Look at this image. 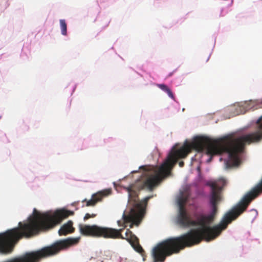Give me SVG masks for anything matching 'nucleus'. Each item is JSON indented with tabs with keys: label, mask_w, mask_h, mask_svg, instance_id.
Instances as JSON below:
<instances>
[{
	"label": "nucleus",
	"mask_w": 262,
	"mask_h": 262,
	"mask_svg": "<svg viewBox=\"0 0 262 262\" xmlns=\"http://www.w3.org/2000/svg\"><path fill=\"white\" fill-rule=\"evenodd\" d=\"M206 185L211 188L209 196L211 212L208 215L202 213H193L192 216L185 209V206L189 195L181 193L178 198L179 212L177 224L183 228L200 226V228L190 230L179 236L170 237L158 244L152 249L151 255L154 262H164L167 256L178 253L186 247L199 244L203 240L207 242L212 241L219 236L228 225L243 213L251 201L262 192V179L253 188L247 193L236 206L226 213L220 223L210 226L214 221L217 212V205L222 200V190L226 185V181L220 178L207 182Z\"/></svg>",
	"instance_id": "nucleus-1"
},
{
	"label": "nucleus",
	"mask_w": 262,
	"mask_h": 262,
	"mask_svg": "<svg viewBox=\"0 0 262 262\" xmlns=\"http://www.w3.org/2000/svg\"><path fill=\"white\" fill-rule=\"evenodd\" d=\"M261 135L252 133L235 139L224 137L213 140L207 137H195L191 142H186L179 149L174 146L159 168H154V173L147 174L141 181L137 182L135 186L139 190L152 191L162 179L170 173L178 160L186 158L192 150L198 152L204 151L206 155L210 156L207 162H211L214 155L227 153L229 162L233 165L237 166L240 163L239 154L243 151L245 145L259 142L261 140Z\"/></svg>",
	"instance_id": "nucleus-2"
},
{
	"label": "nucleus",
	"mask_w": 262,
	"mask_h": 262,
	"mask_svg": "<svg viewBox=\"0 0 262 262\" xmlns=\"http://www.w3.org/2000/svg\"><path fill=\"white\" fill-rule=\"evenodd\" d=\"M135 186L131 185L127 188L128 193V200L136 203L137 201L138 193L135 190ZM152 198V195L146 196L138 203H135V207L130 209L128 215L123 214V221H118L119 226L122 227L120 229L112 228L100 227L97 225H86L80 224L79 228L80 232L82 235L93 237H103L105 238H121L126 239L132 246L134 249L141 254L144 252L143 249L139 244V239L133 234L129 229H127L125 237H123L121 233L126 228V224L130 223V228L133 226H139L145 213L148 201Z\"/></svg>",
	"instance_id": "nucleus-3"
},
{
	"label": "nucleus",
	"mask_w": 262,
	"mask_h": 262,
	"mask_svg": "<svg viewBox=\"0 0 262 262\" xmlns=\"http://www.w3.org/2000/svg\"><path fill=\"white\" fill-rule=\"evenodd\" d=\"M74 214L69 210L57 211L53 214L49 212L41 213L33 210V217L29 222L18 223V227L0 234V253L8 254L12 252L15 244L22 237H30L40 231L47 230L59 224L64 219Z\"/></svg>",
	"instance_id": "nucleus-4"
},
{
	"label": "nucleus",
	"mask_w": 262,
	"mask_h": 262,
	"mask_svg": "<svg viewBox=\"0 0 262 262\" xmlns=\"http://www.w3.org/2000/svg\"><path fill=\"white\" fill-rule=\"evenodd\" d=\"M111 191V189H107L93 194L90 200L84 199L82 201L83 203H85V205H83L82 206H94L98 202L101 201L104 197L110 195Z\"/></svg>",
	"instance_id": "nucleus-5"
},
{
	"label": "nucleus",
	"mask_w": 262,
	"mask_h": 262,
	"mask_svg": "<svg viewBox=\"0 0 262 262\" xmlns=\"http://www.w3.org/2000/svg\"><path fill=\"white\" fill-rule=\"evenodd\" d=\"M73 223L72 221H69L67 223L63 224L58 231L59 235L60 236L67 235L73 233L75 228L73 227Z\"/></svg>",
	"instance_id": "nucleus-6"
},
{
	"label": "nucleus",
	"mask_w": 262,
	"mask_h": 262,
	"mask_svg": "<svg viewBox=\"0 0 262 262\" xmlns=\"http://www.w3.org/2000/svg\"><path fill=\"white\" fill-rule=\"evenodd\" d=\"M157 86L159 88H160L162 91L166 92L168 96L170 97L171 99H174V95L172 94V92L170 90V89L165 84H157Z\"/></svg>",
	"instance_id": "nucleus-7"
},
{
	"label": "nucleus",
	"mask_w": 262,
	"mask_h": 262,
	"mask_svg": "<svg viewBox=\"0 0 262 262\" xmlns=\"http://www.w3.org/2000/svg\"><path fill=\"white\" fill-rule=\"evenodd\" d=\"M60 25L61 34L63 35H66L67 34V25L66 20L64 19H60Z\"/></svg>",
	"instance_id": "nucleus-8"
},
{
	"label": "nucleus",
	"mask_w": 262,
	"mask_h": 262,
	"mask_svg": "<svg viewBox=\"0 0 262 262\" xmlns=\"http://www.w3.org/2000/svg\"><path fill=\"white\" fill-rule=\"evenodd\" d=\"M257 129L253 133H256L258 135H261L262 139V117L257 121Z\"/></svg>",
	"instance_id": "nucleus-9"
},
{
	"label": "nucleus",
	"mask_w": 262,
	"mask_h": 262,
	"mask_svg": "<svg viewBox=\"0 0 262 262\" xmlns=\"http://www.w3.org/2000/svg\"><path fill=\"white\" fill-rule=\"evenodd\" d=\"M96 216V214H90V213H86L85 216H84L83 217V220L84 221H86L90 218H93V217H95V216Z\"/></svg>",
	"instance_id": "nucleus-10"
},
{
	"label": "nucleus",
	"mask_w": 262,
	"mask_h": 262,
	"mask_svg": "<svg viewBox=\"0 0 262 262\" xmlns=\"http://www.w3.org/2000/svg\"><path fill=\"white\" fill-rule=\"evenodd\" d=\"M179 165L180 167H182L184 165V163L183 161H180L179 163Z\"/></svg>",
	"instance_id": "nucleus-11"
}]
</instances>
